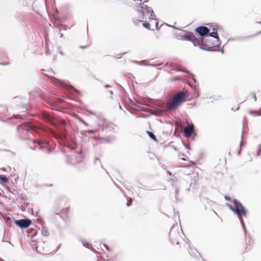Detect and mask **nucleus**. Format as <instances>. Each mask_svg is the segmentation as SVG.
Wrapping results in <instances>:
<instances>
[{
    "label": "nucleus",
    "instance_id": "35",
    "mask_svg": "<svg viewBox=\"0 0 261 261\" xmlns=\"http://www.w3.org/2000/svg\"><path fill=\"white\" fill-rule=\"evenodd\" d=\"M158 25H159V22L156 20V21H155V28L157 30H159L160 29V28H159Z\"/></svg>",
    "mask_w": 261,
    "mask_h": 261
},
{
    "label": "nucleus",
    "instance_id": "48",
    "mask_svg": "<svg viewBox=\"0 0 261 261\" xmlns=\"http://www.w3.org/2000/svg\"><path fill=\"white\" fill-rule=\"evenodd\" d=\"M94 130H89V131H88V133H91H91H94Z\"/></svg>",
    "mask_w": 261,
    "mask_h": 261
},
{
    "label": "nucleus",
    "instance_id": "52",
    "mask_svg": "<svg viewBox=\"0 0 261 261\" xmlns=\"http://www.w3.org/2000/svg\"><path fill=\"white\" fill-rule=\"evenodd\" d=\"M97 161H98V159L96 158V159H95V161H94V163H95V164H96V162H97Z\"/></svg>",
    "mask_w": 261,
    "mask_h": 261
},
{
    "label": "nucleus",
    "instance_id": "60",
    "mask_svg": "<svg viewBox=\"0 0 261 261\" xmlns=\"http://www.w3.org/2000/svg\"><path fill=\"white\" fill-rule=\"evenodd\" d=\"M31 149H32L33 150H34V149H35V148L32 147H31Z\"/></svg>",
    "mask_w": 261,
    "mask_h": 261
},
{
    "label": "nucleus",
    "instance_id": "41",
    "mask_svg": "<svg viewBox=\"0 0 261 261\" xmlns=\"http://www.w3.org/2000/svg\"><path fill=\"white\" fill-rule=\"evenodd\" d=\"M80 121L83 123L86 126H88V124L85 122L84 121L83 119H80Z\"/></svg>",
    "mask_w": 261,
    "mask_h": 261
},
{
    "label": "nucleus",
    "instance_id": "32",
    "mask_svg": "<svg viewBox=\"0 0 261 261\" xmlns=\"http://www.w3.org/2000/svg\"><path fill=\"white\" fill-rule=\"evenodd\" d=\"M106 140L108 142L112 141L114 139L111 137H107L106 139Z\"/></svg>",
    "mask_w": 261,
    "mask_h": 261
},
{
    "label": "nucleus",
    "instance_id": "34",
    "mask_svg": "<svg viewBox=\"0 0 261 261\" xmlns=\"http://www.w3.org/2000/svg\"><path fill=\"white\" fill-rule=\"evenodd\" d=\"M224 199L226 201H231V199H230V198L228 196H224Z\"/></svg>",
    "mask_w": 261,
    "mask_h": 261
},
{
    "label": "nucleus",
    "instance_id": "51",
    "mask_svg": "<svg viewBox=\"0 0 261 261\" xmlns=\"http://www.w3.org/2000/svg\"><path fill=\"white\" fill-rule=\"evenodd\" d=\"M53 79L54 80H56V81H59V80L58 79H57L56 77H53Z\"/></svg>",
    "mask_w": 261,
    "mask_h": 261
},
{
    "label": "nucleus",
    "instance_id": "44",
    "mask_svg": "<svg viewBox=\"0 0 261 261\" xmlns=\"http://www.w3.org/2000/svg\"><path fill=\"white\" fill-rule=\"evenodd\" d=\"M253 98H254V100H256V97L255 96V94L254 93H253Z\"/></svg>",
    "mask_w": 261,
    "mask_h": 261
},
{
    "label": "nucleus",
    "instance_id": "5",
    "mask_svg": "<svg viewBox=\"0 0 261 261\" xmlns=\"http://www.w3.org/2000/svg\"><path fill=\"white\" fill-rule=\"evenodd\" d=\"M33 142L34 143H36L39 146L40 149L46 148L48 153H50L53 149L49 142L46 140L36 139V140H33Z\"/></svg>",
    "mask_w": 261,
    "mask_h": 261
},
{
    "label": "nucleus",
    "instance_id": "53",
    "mask_svg": "<svg viewBox=\"0 0 261 261\" xmlns=\"http://www.w3.org/2000/svg\"><path fill=\"white\" fill-rule=\"evenodd\" d=\"M59 34L60 35L61 37H62L63 36V34L61 33L60 32H59Z\"/></svg>",
    "mask_w": 261,
    "mask_h": 261
},
{
    "label": "nucleus",
    "instance_id": "55",
    "mask_svg": "<svg viewBox=\"0 0 261 261\" xmlns=\"http://www.w3.org/2000/svg\"><path fill=\"white\" fill-rule=\"evenodd\" d=\"M190 75H191V76H192V79L193 80V81H194V82H196V81H195V79H194V78L193 76L192 75H191V74H190Z\"/></svg>",
    "mask_w": 261,
    "mask_h": 261
},
{
    "label": "nucleus",
    "instance_id": "45",
    "mask_svg": "<svg viewBox=\"0 0 261 261\" xmlns=\"http://www.w3.org/2000/svg\"><path fill=\"white\" fill-rule=\"evenodd\" d=\"M244 133H245V126H244V127H243V132H242V137H243V135H244Z\"/></svg>",
    "mask_w": 261,
    "mask_h": 261
},
{
    "label": "nucleus",
    "instance_id": "21",
    "mask_svg": "<svg viewBox=\"0 0 261 261\" xmlns=\"http://www.w3.org/2000/svg\"><path fill=\"white\" fill-rule=\"evenodd\" d=\"M136 109L137 111H140V112H149V110L146 108H140V107H137L136 108Z\"/></svg>",
    "mask_w": 261,
    "mask_h": 261
},
{
    "label": "nucleus",
    "instance_id": "23",
    "mask_svg": "<svg viewBox=\"0 0 261 261\" xmlns=\"http://www.w3.org/2000/svg\"><path fill=\"white\" fill-rule=\"evenodd\" d=\"M141 10H147V11L149 10H149H151V7H148V6L145 5H143L141 6Z\"/></svg>",
    "mask_w": 261,
    "mask_h": 261
},
{
    "label": "nucleus",
    "instance_id": "20",
    "mask_svg": "<svg viewBox=\"0 0 261 261\" xmlns=\"http://www.w3.org/2000/svg\"><path fill=\"white\" fill-rule=\"evenodd\" d=\"M148 19L150 21L152 20H155V21H156V16H155L153 10L151 11V13H150V15L148 17Z\"/></svg>",
    "mask_w": 261,
    "mask_h": 261
},
{
    "label": "nucleus",
    "instance_id": "28",
    "mask_svg": "<svg viewBox=\"0 0 261 261\" xmlns=\"http://www.w3.org/2000/svg\"><path fill=\"white\" fill-rule=\"evenodd\" d=\"M132 201H133V199L131 198H130L127 200V203H126V205H127V206H129V205H130L132 204Z\"/></svg>",
    "mask_w": 261,
    "mask_h": 261
},
{
    "label": "nucleus",
    "instance_id": "22",
    "mask_svg": "<svg viewBox=\"0 0 261 261\" xmlns=\"http://www.w3.org/2000/svg\"><path fill=\"white\" fill-rule=\"evenodd\" d=\"M239 219L241 222V225H242V227L243 228L244 231L246 232V229L245 224H244V221H243V220L242 218V216H241V218H239Z\"/></svg>",
    "mask_w": 261,
    "mask_h": 261
},
{
    "label": "nucleus",
    "instance_id": "43",
    "mask_svg": "<svg viewBox=\"0 0 261 261\" xmlns=\"http://www.w3.org/2000/svg\"><path fill=\"white\" fill-rule=\"evenodd\" d=\"M244 145H245V142H244L243 141L241 142L240 144V146L241 147L244 146Z\"/></svg>",
    "mask_w": 261,
    "mask_h": 261
},
{
    "label": "nucleus",
    "instance_id": "49",
    "mask_svg": "<svg viewBox=\"0 0 261 261\" xmlns=\"http://www.w3.org/2000/svg\"><path fill=\"white\" fill-rule=\"evenodd\" d=\"M110 87V85H105V87L106 88H109Z\"/></svg>",
    "mask_w": 261,
    "mask_h": 261
},
{
    "label": "nucleus",
    "instance_id": "2",
    "mask_svg": "<svg viewBox=\"0 0 261 261\" xmlns=\"http://www.w3.org/2000/svg\"><path fill=\"white\" fill-rule=\"evenodd\" d=\"M185 95L184 91H179L173 96L172 99H169L166 103H160L159 107L166 111L175 110L182 102L185 101Z\"/></svg>",
    "mask_w": 261,
    "mask_h": 261
},
{
    "label": "nucleus",
    "instance_id": "42",
    "mask_svg": "<svg viewBox=\"0 0 261 261\" xmlns=\"http://www.w3.org/2000/svg\"><path fill=\"white\" fill-rule=\"evenodd\" d=\"M71 88H72V90L73 91L75 92L76 93H79V91L78 90H77L76 89H75L74 88L72 87Z\"/></svg>",
    "mask_w": 261,
    "mask_h": 261
},
{
    "label": "nucleus",
    "instance_id": "57",
    "mask_svg": "<svg viewBox=\"0 0 261 261\" xmlns=\"http://www.w3.org/2000/svg\"><path fill=\"white\" fill-rule=\"evenodd\" d=\"M168 173L169 174H170V175H172V173H171L170 172H169V171H168Z\"/></svg>",
    "mask_w": 261,
    "mask_h": 261
},
{
    "label": "nucleus",
    "instance_id": "40",
    "mask_svg": "<svg viewBox=\"0 0 261 261\" xmlns=\"http://www.w3.org/2000/svg\"><path fill=\"white\" fill-rule=\"evenodd\" d=\"M142 3V0H137V4H139V5H141Z\"/></svg>",
    "mask_w": 261,
    "mask_h": 261
},
{
    "label": "nucleus",
    "instance_id": "63",
    "mask_svg": "<svg viewBox=\"0 0 261 261\" xmlns=\"http://www.w3.org/2000/svg\"><path fill=\"white\" fill-rule=\"evenodd\" d=\"M221 52H222V53H224V51H223V49L221 50Z\"/></svg>",
    "mask_w": 261,
    "mask_h": 261
},
{
    "label": "nucleus",
    "instance_id": "9",
    "mask_svg": "<svg viewBox=\"0 0 261 261\" xmlns=\"http://www.w3.org/2000/svg\"><path fill=\"white\" fill-rule=\"evenodd\" d=\"M195 32L200 36V38H204V37L207 36L210 30L206 27L200 26L196 28Z\"/></svg>",
    "mask_w": 261,
    "mask_h": 261
},
{
    "label": "nucleus",
    "instance_id": "17",
    "mask_svg": "<svg viewBox=\"0 0 261 261\" xmlns=\"http://www.w3.org/2000/svg\"><path fill=\"white\" fill-rule=\"evenodd\" d=\"M147 133L149 137L151 139H152L153 141H154L155 142L158 141L155 136L154 135V134L153 133L149 132V131H147Z\"/></svg>",
    "mask_w": 261,
    "mask_h": 261
},
{
    "label": "nucleus",
    "instance_id": "7",
    "mask_svg": "<svg viewBox=\"0 0 261 261\" xmlns=\"http://www.w3.org/2000/svg\"><path fill=\"white\" fill-rule=\"evenodd\" d=\"M15 224L21 228H25L28 227L32 223V221L29 219H22L15 220L13 219Z\"/></svg>",
    "mask_w": 261,
    "mask_h": 261
},
{
    "label": "nucleus",
    "instance_id": "37",
    "mask_svg": "<svg viewBox=\"0 0 261 261\" xmlns=\"http://www.w3.org/2000/svg\"><path fill=\"white\" fill-rule=\"evenodd\" d=\"M0 64H1V65H7L9 64V62H0Z\"/></svg>",
    "mask_w": 261,
    "mask_h": 261
},
{
    "label": "nucleus",
    "instance_id": "25",
    "mask_svg": "<svg viewBox=\"0 0 261 261\" xmlns=\"http://www.w3.org/2000/svg\"><path fill=\"white\" fill-rule=\"evenodd\" d=\"M142 25L145 28H146L148 30H150V24L148 22H145L143 23Z\"/></svg>",
    "mask_w": 261,
    "mask_h": 261
},
{
    "label": "nucleus",
    "instance_id": "50",
    "mask_svg": "<svg viewBox=\"0 0 261 261\" xmlns=\"http://www.w3.org/2000/svg\"><path fill=\"white\" fill-rule=\"evenodd\" d=\"M108 92L111 94V95H112L113 94V92L111 90H109L108 91Z\"/></svg>",
    "mask_w": 261,
    "mask_h": 261
},
{
    "label": "nucleus",
    "instance_id": "16",
    "mask_svg": "<svg viewBox=\"0 0 261 261\" xmlns=\"http://www.w3.org/2000/svg\"><path fill=\"white\" fill-rule=\"evenodd\" d=\"M204 40H206V43H207V44H214V46H212V47H211V48H210V49H211V50H212V51H214V50H213V49H212L213 47H218L219 46V45H220V43H217V44H216V43H214V42H212V41H211L209 39H208V38H204Z\"/></svg>",
    "mask_w": 261,
    "mask_h": 261
},
{
    "label": "nucleus",
    "instance_id": "1",
    "mask_svg": "<svg viewBox=\"0 0 261 261\" xmlns=\"http://www.w3.org/2000/svg\"><path fill=\"white\" fill-rule=\"evenodd\" d=\"M182 31L185 32V33L179 34L178 37L179 39L191 41L195 46H198L202 50L212 51L210 48L212 47V45L213 46L214 44H207L206 40H204V38H197L193 33L188 32L184 30Z\"/></svg>",
    "mask_w": 261,
    "mask_h": 261
},
{
    "label": "nucleus",
    "instance_id": "64",
    "mask_svg": "<svg viewBox=\"0 0 261 261\" xmlns=\"http://www.w3.org/2000/svg\"><path fill=\"white\" fill-rule=\"evenodd\" d=\"M258 115H261V113H258Z\"/></svg>",
    "mask_w": 261,
    "mask_h": 261
},
{
    "label": "nucleus",
    "instance_id": "59",
    "mask_svg": "<svg viewBox=\"0 0 261 261\" xmlns=\"http://www.w3.org/2000/svg\"><path fill=\"white\" fill-rule=\"evenodd\" d=\"M61 245V244L59 245V246H58V248H59L60 247Z\"/></svg>",
    "mask_w": 261,
    "mask_h": 261
},
{
    "label": "nucleus",
    "instance_id": "15",
    "mask_svg": "<svg viewBox=\"0 0 261 261\" xmlns=\"http://www.w3.org/2000/svg\"><path fill=\"white\" fill-rule=\"evenodd\" d=\"M80 241H81V242L82 243L83 245L87 248H89L90 249H91L92 251H95V250L93 248V247H92L91 245L90 244H89L88 242L84 241L83 239H82V238H80L79 239Z\"/></svg>",
    "mask_w": 261,
    "mask_h": 261
},
{
    "label": "nucleus",
    "instance_id": "33",
    "mask_svg": "<svg viewBox=\"0 0 261 261\" xmlns=\"http://www.w3.org/2000/svg\"><path fill=\"white\" fill-rule=\"evenodd\" d=\"M46 54L47 55H49L51 54V53L49 51V49L47 47H46Z\"/></svg>",
    "mask_w": 261,
    "mask_h": 261
},
{
    "label": "nucleus",
    "instance_id": "3",
    "mask_svg": "<svg viewBox=\"0 0 261 261\" xmlns=\"http://www.w3.org/2000/svg\"><path fill=\"white\" fill-rule=\"evenodd\" d=\"M42 129L41 126L36 125L30 122H26L17 126V130L22 135L27 134L28 135L27 138L20 137L21 138L23 139H31V137L29 136L30 134L36 133L40 135V130Z\"/></svg>",
    "mask_w": 261,
    "mask_h": 261
},
{
    "label": "nucleus",
    "instance_id": "10",
    "mask_svg": "<svg viewBox=\"0 0 261 261\" xmlns=\"http://www.w3.org/2000/svg\"><path fill=\"white\" fill-rule=\"evenodd\" d=\"M194 130L195 127L194 124L193 123H188L187 126L185 127L184 129L185 136L188 138H190L194 133Z\"/></svg>",
    "mask_w": 261,
    "mask_h": 261
},
{
    "label": "nucleus",
    "instance_id": "6",
    "mask_svg": "<svg viewBox=\"0 0 261 261\" xmlns=\"http://www.w3.org/2000/svg\"><path fill=\"white\" fill-rule=\"evenodd\" d=\"M40 118L52 125H57L56 119L53 116L51 115L49 113L46 112L42 113L40 115Z\"/></svg>",
    "mask_w": 261,
    "mask_h": 261
},
{
    "label": "nucleus",
    "instance_id": "39",
    "mask_svg": "<svg viewBox=\"0 0 261 261\" xmlns=\"http://www.w3.org/2000/svg\"><path fill=\"white\" fill-rule=\"evenodd\" d=\"M163 64V63H159L158 64H152L151 65V66H153V67H156L157 66H160V65H162Z\"/></svg>",
    "mask_w": 261,
    "mask_h": 261
},
{
    "label": "nucleus",
    "instance_id": "27",
    "mask_svg": "<svg viewBox=\"0 0 261 261\" xmlns=\"http://www.w3.org/2000/svg\"><path fill=\"white\" fill-rule=\"evenodd\" d=\"M249 113L251 114H257L258 115V113H260V112H258V111H253V110H250L249 111Z\"/></svg>",
    "mask_w": 261,
    "mask_h": 261
},
{
    "label": "nucleus",
    "instance_id": "62",
    "mask_svg": "<svg viewBox=\"0 0 261 261\" xmlns=\"http://www.w3.org/2000/svg\"><path fill=\"white\" fill-rule=\"evenodd\" d=\"M146 62V60H143V61H142V62Z\"/></svg>",
    "mask_w": 261,
    "mask_h": 261
},
{
    "label": "nucleus",
    "instance_id": "19",
    "mask_svg": "<svg viewBox=\"0 0 261 261\" xmlns=\"http://www.w3.org/2000/svg\"><path fill=\"white\" fill-rule=\"evenodd\" d=\"M0 180L4 183H7L9 182L8 178L5 175H0Z\"/></svg>",
    "mask_w": 261,
    "mask_h": 261
},
{
    "label": "nucleus",
    "instance_id": "11",
    "mask_svg": "<svg viewBox=\"0 0 261 261\" xmlns=\"http://www.w3.org/2000/svg\"><path fill=\"white\" fill-rule=\"evenodd\" d=\"M179 234L174 231V227L171 229L170 232L169 233V237L170 242L172 244H174L176 243V244H179V242L178 241V237Z\"/></svg>",
    "mask_w": 261,
    "mask_h": 261
},
{
    "label": "nucleus",
    "instance_id": "12",
    "mask_svg": "<svg viewBox=\"0 0 261 261\" xmlns=\"http://www.w3.org/2000/svg\"><path fill=\"white\" fill-rule=\"evenodd\" d=\"M54 136L59 140V142H63L66 138V133L65 131H61L59 133H53Z\"/></svg>",
    "mask_w": 261,
    "mask_h": 261
},
{
    "label": "nucleus",
    "instance_id": "61",
    "mask_svg": "<svg viewBox=\"0 0 261 261\" xmlns=\"http://www.w3.org/2000/svg\"><path fill=\"white\" fill-rule=\"evenodd\" d=\"M119 108H120V109L122 110V108H121V106L120 105H119Z\"/></svg>",
    "mask_w": 261,
    "mask_h": 261
},
{
    "label": "nucleus",
    "instance_id": "58",
    "mask_svg": "<svg viewBox=\"0 0 261 261\" xmlns=\"http://www.w3.org/2000/svg\"><path fill=\"white\" fill-rule=\"evenodd\" d=\"M147 1H148V0H144L143 3H146V2H147Z\"/></svg>",
    "mask_w": 261,
    "mask_h": 261
},
{
    "label": "nucleus",
    "instance_id": "26",
    "mask_svg": "<svg viewBox=\"0 0 261 261\" xmlns=\"http://www.w3.org/2000/svg\"><path fill=\"white\" fill-rule=\"evenodd\" d=\"M261 154V144L258 147V150L256 152L257 155H259Z\"/></svg>",
    "mask_w": 261,
    "mask_h": 261
},
{
    "label": "nucleus",
    "instance_id": "54",
    "mask_svg": "<svg viewBox=\"0 0 261 261\" xmlns=\"http://www.w3.org/2000/svg\"><path fill=\"white\" fill-rule=\"evenodd\" d=\"M241 149H240V150H239V152H238V155H240V154H241Z\"/></svg>",
    "mask_w": 261,
    "mask_h": 261
},
{
    "label": "nucleus",
    "instance_id": "31",
    "mask_svg": "<svg viewBox=\"0 0 261 261\" xmlns=\"http://www.w3.org/2000/svg\"><path fill=\"white\" fill-rule=\"evenodd\" d=\"M179 191V189L177 187H175V198L176 200H177V196Z\"/></svg>",
    "mask_w": 261,
    "mask_h": 261
},
{
    "label": "nucleus",
    "instance_id": "47",
    "mask_svg": "<svg viewBox=\"0 0 261 261\" xmlns=\"http://www.w3.org/2000/svg\"><path fill=\"white\" fill-rule=\"evenodd\" d=\"M80 47L81 48H86L87 47V46H80Z\"/></svg>",
    "mask_w": 261,
    "mask_h": 261
},
{
    "label": "nucleus",
    "instance_id": "56",
    "mask_svg": "<svg viewBox=\"0 0 261 261\" xmlns=\"http://www.w3.org/2000/svg\"><path fill=\"white\" fill-rule=\"evenodd\" d=\"M60 54L61 55H63V53L61 51H60Z\"/></svg>",
    "mask_w": 261,
    "mask_h": 261
},
{
    "label": "nucleus",
    "instance_id": "46",
    "mask_svg": "<svg viewBox=\"0 0 261 261\" xmlns=\"http://www.w3.org/2000/svg\"><path fill=\"white\" fill-rule=\"evenodd\" d=\"M130 103L132 106H134V105H135V103H134V102L132 100H130Z\"/></svg>",
    "mask_w": 261,
    "mask_h": 261
},
{
    "label": "nucleus",
    "instance_id": "4",
    "mask_svg": "<svg viewBox=\"0 0 261 261\" xmlns=\"http://www.w3.org/2000/svg\"><path fill=\"white\" fill-rule=\"evenodd\" d=\"M232 202L234 205V207L229 203H227L226 206L233 213L236 214L238 218H241V216H243L246 217L247 211L243 206L242 204L237 199L233 200Z\"/></svg>",
    "mask_w": 261,
    "mask_h": 261
},
{
    "label": "nucleus",
    "instance_id": "8",
    "mask_svg": "<svg viewBox=\"0 0 261 261\" xmlns=\"http://www.w3.org/2000/svg\"><path fill=\"white\" fill-rule=\"evenodd\" d=\"M153 10L151 8V10H149V11L147 10H137V13H138V17L139 19V20L135 19V18L133 19V22L135 24H137L138 22H142L143 19H145V14L148 15L150 14V13L151 12V11Z\"/></svg>",
    "mask_w": 261,
    "mask_h": 261
},
{
    "label": "nucleus",
    "instance_id": "18",
    "mask_svg": "<svg viewBox=\"0 0 261 261\" xmlns=\"http://www.w3.org/2000/svg\"><path fill=\"white\" fill-rule=\"evenodd\" d=\"M5 222H6V223L8 225H9V226H11V225H12V221H13V220H13V219H12L10 217H6V218H5Z\"/></svg>",
    "mask_w": 261,
    "mask_h": 261
},
{
    "label": "nucleus",
    "instance_id": "13",
    "mask_svg": "<svg viewBox=\"0 0 261 261\" xmlns=\"http://www.w3.org/2000/svg\"><path fill=\"white\" fill-rule=\"evenodd\" d=\"M217 29H218V25H217V24H215L214 26V28L213 29V32H211V33L209 32V33H208V34H207V36L212 37H213V38L216 39L217 43H219V41H220V39H219V37L218 36V34L216 31L217 30Z\"/></svg>",
    "mask_w": 261,
    "mask_h": 261
},
{
    "label": "nucleus",
    "instance_id": "36",
    "mask_svg": "<svg viewBox=\"0 0 261 261\" xmlns=\"http://www.w3.org/2000/svg\"><path fill=\"white\" fill-rule=\"evenodd\" d=\"M68 29H69V28L68 27H67V25H62V29L66 30Z\"/></svg>",
    "mask_w": 261,
    "mask_h": 261
},
{
    "label": "nucleus",
    "instance_id": "14",
    "mask_svg": "<svg viewBox=\"0 0 261 261\" xmlns=\"http://www.w3.org/2000/svg\"><path fill=\"white\" fill-rule=\"evenodd\" d=\"M260 33H261V31L258 33V34H259ZM257 35V34L252 35H249V36H247L239 37H237L236 38L231 39V40L232 41L246 40L249 39L252 37H253L256 36Z\"/></svg>",
    "mask_w": 261,
    "mask_h": 261
},
{
    "label": "nucleus",
    "instance_id": "38",
    "mask_svg": "<svg viewBox=\"0 0 261 261\" xmlns=\"http://www.w3.org/2000/svg\"><path fill=\"white\" fill-rule=\"evenodd\" d=\"M103 246L106 248V249L108 250V251H110V248L109 247V246L106 244H103Z\"/></svg>",
    "mask_w": 261,
    "mask_h": 261
},
{
    "label": "nucleus",
    "instance_id": "30",
    "mask_svg": "<svg viewBox=\"0 0 261 261\" xmlns=\"http://www.w3.org/2000/svg\"><path fill=\"white\" fill-rule=\"evenodd\" d=\"M176 70H178V71H182V72H185V73H188V74H190V73H189V72H188V71H186V70H183V69H180L179 67H177V68L176 69Z\"/></svg>",
    "mask_w": 261,
    "mask_h": 261
},
{
    "label": "nucleus",
    "instance_id": "29",
    "mask_svg": "<svg viewBox=\"0 0 261 261\" xmlns=\"http://www.w3.org/2000/svg\"><path fill=\"white\" fill-rule=\"evenodd\" d=\"M42 233L44 236H47L48 234V232L47 230L43 229L42 231Z\"/></svg>",
    "mask_w": 261,
    "mask_h": 261
},
{
    "label": "nucleus",
    "instance_id": "24",
    "mask_svg": "<svg viewBox=\"0 0 261 261\" xmlns=\"http://www.w3.org/2000/svg\"><path fill=\"white\" fill-rule=\"evenodd\" d=\"M115 126H116L115 125H114L113 123H109L108 124H107L106 128H110V129L112 128L113 129H114V127H115Z\"/></svg>",
    "mask_w": 261,
    "mask_h": 261
}]
</instances>
